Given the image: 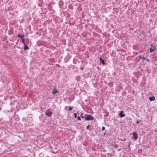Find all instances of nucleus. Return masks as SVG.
Wrapping results in <instances>:
<instances>
[{
  "instance_id": "obj_1",
  "label": "nucleus",
  "mask_w": 157,
  "mask_h": 157,
  "mask_svg": "<svg viewBox=\"0 0 157 157\" xmlns=\"http://www.w3.org/2000/svg\"><path fill=\"white\" fill-rule=\"evenodd\" d=\"M94 119L93 117L90 115H88L87 117L85 118L86 121L93 120Z\"/></svg>"
},
{
  "instance_id": "obj_2",
  "label": "nucleus",
  "mask_w": 157,
  "mask_h": 157,
  "mask_svg": "<svg viewBox=\"0 0 157 157\" xmlns=\"http://www.w3.org/2000/svg\"><path fill=\"white\" fill-rule=\"evenodd\" d=\"M150 48V52L151 53L154 52L156 49V46L154 44H151Z\"/></svg>"
},
{
  "instance_id": "obj_3",
  "label": "nucleus",
  "mask_w": 157,
  "mask_h": 157,
  "mask_svg": "<svg viewBox=\"0 0 157 157\" xmlns=\"http://www.w3.org/2000/svg\"><path fill=\"white\" fill-rule=\"evenodd\" d=\"M139 57L140 58L142 59V61H144V60H146L148 62H149V60L147 58H146L145 57H144V56H143L142 55H139Z\"/></svg>"
},
{
  "instance_id": "obj_4",
  "label": "nucleus",
  "mask_w": 157,
  "mask_h": 157,
  "mask_svg": "<svg viewBox=\"0 0 157 157\" xmlns=\"http://www.w3.org/2000/svg\"><path fill=\"white\" fill-rule=\"evenodd\" d=\"M132 134L134 139L135 140H137L138 137V136L137 134L135 132H133L132 133Z\"/></svg>"
},
{
  "instance_id": "obj_5",
  "label": "nucleus",
  "mask_w": 157,
  "mask_h": 157,
  "mask_svg": "<svg viewBox=\"0 0 157 157\" xmlns=\"http://www.w3.org/2000/svg\"><path fill=\"white\" fill-rule=\"evenodd\" d=\"M58 92V90L56 88H53L52 90V94H55Z\"/></svg>"
},
{
  "instance_id": "obj_6",
  "label": "nucleus",
  "mask_w": 157,
  "mask_h": 157,
  "mask_svg": "<svg viewBox=\"0 0 157 157\" xmlns=\"http://www.w3.org/2000/svg\"><path fill=\"white\" fill-rule=\"evenodd\" d=\"M124 112L123 111H121L119 114V115L120 117H123L125 116V114H123Z\"/></svg>"
},
{
  "instance_id": "obj_7",
  "label": "nucleus",
  "mask_w": 157,
  "mask_h": 157,
  "mask_svg": "<svg viewBox=\"0 0 157 157\" xmlns=\"http://www.w3.org/2000/svg\"><path fill=\"white\" fill-rule=\"evenodd\" d=\"M149 99L150 101H153L155 100V97L154 96L150 97H149Z\"/></svg>"
},
{
  "instance_id": "obj_8",
  "label": "nucleus",
  "mask_w": 157,
  "mask_h": 157,
  "mask_svg": "<svg viewBox=\"0 0 157 157\" xmlns=\"http://www.w3.org/2000/svg\"><path fill=\"white\" fill-rule=\"evenodd\" d=\"M100 59V62H101L102 64L104 65L105 64V62L102 59L101 57H100L99 58Z\"/></svg>"
},
{
  "instance_id": "obj_9",
  "label": "nucleus",
  "mask_w": 157,
  "mask_h": 157,
  "mask_svg": "<svg viewBox=\"0 0 157 157\" xmlns=\"http://www.w3.org/2000/svg\"><path fill=\"white\" fill-rule=\"evenodd\" d=\"M24 45V50H25L29 49V48L27 46L26 44H25Z\"/></svg>"
},
{
  "instance_id": "obj_10",
  "label": "nucleus",
  "mask_w": 157,
  "mask_h": 157,
  "mask_svg": "<svg viewBox=\"0 0 157 157\" xmlns=\"http://www.w3.org/2000/svg\"><path fill=\"white\" fill-rule=\"evenodd\" d=\"M52 113L51 112H48L46 113V114L47 116L50 117L52 115Z\"/></svg>"
},
{
  "instance_id": "obj_11",
  "label": "nucleus",
  "mask_w": 157,
  "mask_h": 157,
  "mask_svg": "<svg viewBox=\"0 0 157 157\" xmlns=\"http://www.w3.org/2000/svg\"><path fill=\"white\" fill-rule=\"evenodd\" d=\"M22 42L24 45L25 44V39H22Z\"/></svg>"
},
{
  "instance_id": "obj_12",
  "label": "nucleus",
  "mask_w": 157,
  "mask_h": 157,
  "mask_svg": "<svg viewBox=\"0 0 157 157\" xmlns=\"http://www.w3.org/2000/svg\"><path fill=\"white\" fill-rule=\"evenodd\" d=\"M74 117L75 118H76L77 117V114L76 113H74Z\"/></svg>"
},
{
  "instance_id": "obj_13",
  "label": "nucleus",
  "mask_w": 157,
  "mask_h": 157,
  "mask_svg": "<svg viewBox=\"0 0 157 157\" xmlns=\"http://www.w3.org/2000/svg\"><path fill=\"white\" fill-rule=\"evenodd\" d=\"M73 108L71 107H70L69 108V111H71L72 110Z\"/></svg>"
},
{
  "instance_id": "obj_14",
  "label": "nucleus",
  "mask_w": 157,
  "mask_h": 157,
  "mask_svg": "<svg viewBox=\"0 0 157 157\" xmlns=\"http://www.w3.org/2000/svg\"><path fill=\"white\" fill-rule=\"evenodd\" d=\"M83 113H81V116L82 118H83L84 117V116H83Z\"/></svg>"
},
{
  "instance_id": "obj_15",
  "label": "nucleus",
  "mask_w": 157,
  "mask_h": 157,
  "mask_svg": "<svg viewBox=\"0 0 157 157\" xmlns=\"http://www.w3.org/2000/svg\"><path fill=\"white\" fill-rule=\"evenodd\" d=\"M90 127V125H87L86 127V128L87 129H89V127Z\"/></svg>"
},
{
  "instance_id": "obj_16",
  "label": "nucleus",
  "mask_w": 157,
  "mask_h": 157,
  "mask_svg": "<svg viewBox=\"0 0 157 157\" xmlns=\"http://www.w3.org/2000/svg\"><path fill=\"white\" fill-rule=\"evenodd\" d=\"M24 37V35H22V36H21V39H24V38H23Z\"/></svg>"
},
{
  "instance_id": "obj_17",
  "label": "nucleus",
  "mask_w": 157,
  "mask_h": 157,
  "mask_svg": "<svg viewBox=\"0 0 157 157\" xmlns=\"http://www.w3.org/2000/svg\"><path fill=\"white\" fill-rule=\"evenodd\" d=\"M77 119L79 120H81V118H80V117H78V118H77Z\"/></svg>"
},
{
  "instance_id": "obj_18",
  "label": "nucleus",
  "mask_w": 157,
  "mask_h": 157,
  "mask_svg": "<svg viewBox=\"0 0 157 157\" xmlns=\"http://www.w3.org/2000/svg\"><path fill=\"white\" fill-rule=\"evenodd\" d=\"M105 129V128L103 126V127H102V130H104Z\"/></svg>"
},
{
  "instance_id": "obj_19",
  "label": "nucleus",
  "mask_w": 157,
  "mask_h": 157,
  "mask_svg": "<svg viewBox=\"0 0 157 157\" xmlns=\"http://www.w3.org/2000/svg\"><path fill=\"white\" fill-rule=\"evenodd\" d=\"M17 37H19V38H21V36H20V34H18V35H17Z\"/></svg>"
},
{
  "instance_id": "obj_20",
  "label": "nucleus",
  "mask_w": 157,
  "mask_h": 157,
  "mask_svg": "<svg viewBox=\"0 0 157 157\" xmlns=\"http://www.w3.org/2000/svg\"><path fill=\"white\" fill-rule=\"evenodd\" d=\"M139 122H140L138 121H137L136 122V123L137 124H138Z\"/></svg>"
},
{
  "instance_id": "obj_21",
  "label": "nucleus",
  "mask_w": 157,
  "mask_h": 157,
  "mask_svg": "<svg viewBox=\"0 0 157 157\" xmlns=\"http://www.w3.org/2000/svg\"><path fill=\"white\" fill-rule=\"evenodd\" d=\"M130 146V144H129L128 145V147H129Z\"/></svg>"
},
{
  "instance_id": "obj_22",
  "label": "nucleus",
  "mask_w": 157,
  "mask_h": 157,
  "mask_svg": "<svg viewBox=\"0 0 157 157\" xmlns=\"http://www.w3.org/2000/svg\"><path fill=\"white\" fill-rule=\"evenodd\" d=\"M1 110V108H0V110Z\"/></svg>"
}]
</instances>
